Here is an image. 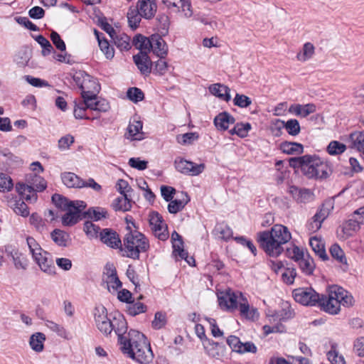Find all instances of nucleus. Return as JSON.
Masks as SVG:
<instances>
[{"instance_id":"f257e3e1","label":"nucleus","mask_w":364,"mask_h":364,"mask_svg":"<svg viewBox=\"0 0 364 364\" xmlns=\"http://www.w3.org/2000/svg\"><path fill=\"white\" fill-rule=\"evenodd\" d=\"M291 238V235L286 226L274 225L270 231L257 233V242L262 249L269 257H277L284 251L283 245Z\"/></svg>"},{"instance_id":"cd10ccee","label":"nucleus","mask_w":364,"mask_h":364,"mask_svg":"<svg viewBox=\"0 0 364 364\" xmlns=\"http://www.w3.org/2000/svg\"><path fill=\"white\" fill-rule=\"evenodd\" d=\"M61 179L65 186L68 188H83V179L72 172H65L61 174Z\"/></svg>"},{"instance_id":"c756f323","label":"nucleus","mask_w":364,"mask_h":364,"mask_svg":"<svg viewBox=\"0 0 364 364\" xmlns=\"http://www.w3.org/2000/svg\"><path fill=\"white\" fill-rule=\"evenodd\" d=\"M309 245L316 255L322 260L325 261L328 259L325 249V244L321 237L317 236L311 237L309 240Z\"/></svg>"},{"instance_id":"09e8293b","label":"nucleus","mask_w":364,"mask_h":364,"mask_svg":"<svg viewBox=\"0 0 364 364\" xmlns=\"http://www.w3.org/2000/svg\"><path fill=\"white\" fill-rule=\"evenodd\" d=\"M114 45L121 50H129L130 48L129 37L127 35L117 33L112 38Z\"/></svg>"},{"instance_id":"bf43d9fd","label":"nucleus","mask_w":364,"mask_h":364,"mask_svg":"<svg viewBox=\"0 0 364 364\" xmlns=\"http://www.w3.org/2000/svg\"><path fill=\"white\" fill-rule=\"evenodd\" d=\"M198 136L196 133L188 132L183 134L177 136V141L182 145L191 144L194 141L197 140Z\"/></svg>"},{"instance_id":"8fccbe9b","label":"nucleus","mask_w":364,"mask_h":364,"mask_svg":"<svg viewBox=\"0 0 364 364\" xmlns=\"http://www.w3.org/2000/svg\"><path fill=\"white\" fill-rule=\"evenodd\" d=\"M346 150V146L338 141H332L327 146V151L330 155H339Z\"/></svg>"},{"instance_id":"1a4fd4ad","label":"nucleus","mask_w":364,"mask_h":364,"mask_svg":"<svg viewBox=\"0 0 364 364\" xmlns=\"http://www.w3.org/2000/svg\"><path fill=\"white\" fill-rule=\"evenodd\" d=\"M294 300L304 306H316L320 294L311 287L298 288L293 291Z\"/></svg>"},{"instance_id":"9b49d317","label":"nucleus","mask_w":364,"mask_h":364,"mask_svg":"<svg viewBox=\"0 0 364 364\" xmlns=\"http://www.w3.org/2000/svg\"><path fill=\"white\" fill-rule=\"evenodd\" d=\"M95 323L97 329L105 336L112 332V320L107 316V309L103 306H96L94 309Z\"/></svg>"},{"instance_id":"c03bdc74","label":"nucleus","mask_w":364,"mask_h":364,"mask_svg":"<svg viewBox=\"0 0 364 364\" xmlns=\"http://www.w3.org/2000/svg\"><path fill=\"white\" fill-rule=\"evenodd\" d=\"M333 208V202L329 200L325 202L318 212L314 215L315 220H318L321 223L328 216L331 210Z\"/></svg>"},{"instance_id":"6ab92c4d","label":"nucleus","mask_w":364,"mask_h":364,"mask_svg":"<svg viewBox=\"0 0 364 364\" xmlns=\"http://www.w3.org/2000/svg\"><path fill=\"white\" fill-rule=\"evenodd\" d=\"M203 345L206 354L213 358L220 359L225 355V346L222 343L208 339Z\"/></svg>"},{"instance_id":"bb28decb","label":"nucleus","mask_w":364,"mask_h":364,"mask_svg":"<svg viewBox=\"0 0 364 364\" xmlns=\"http://www.w3.org/2000/svg\"><path fill=\"white\" fill-rule=\"evenodd\" d=\"M208 90L212 95L225 102H229L231 99L230 88L223 84H213L210 85Z\"/></svg>"},{"instance_id":"f8f14e48","label":"nucleus","mask_w":364,"mask_h":364,"mask_svg":"<svg viewBox=\"0 0 364 364\" xmlns=\"http://www.w3.org/2000/svg\"><path fill=\"white\" fill-rule=\"evenodd\" d=\"M102 284L106 285V288L110 293H114L122 287L116 268L112 264H107L105 267L102 274Z\"/></svg>"},{"instance_id":"13d9d810","label":"nucleus","mask_w":364,"mask_h":364,"mask_svg":"<svg viewBox=\"0 0 364 364\" xmlns=\"http://www.w3.org/2000/svg\"><path fill=\"white\" fill-rule=\"evenodd\" d=\"M13 186L11 177L6 173H0V192L9 191Z\"/></svg>"},{"instance_id":"a878e982","label":"nucleus","mask_w":364,"mask_h":364,"mask_svg":"<svg viewBox=\"0 0 364 364\" xmlns=\"http://www.w3.org/2000/svg\"><path fill=\"white\" fill-rule=\"evenodd\" d=\"M289 112L296 116L306 117L316 112V106L311 103L306 105L294 104L289 107Z\"/></svg>"},{"instance_id":"5701e85b","label":"nucleus","mask_w":364,"mask_h":364,"mask_svg":"<svg viewBox=\"0 0 364 364\" xmlns=\"http://www.w3.org/2000/svg\"><path fill=\"white\" fill-rule=\"evenodd\" d=\"M134 62L140 70L141 73L148 75L151 72V61L146 52H139L134 55Z\"/></svg>"},{"instance_id":"4d7b16f0","label":"nucleus","mask_w":364,"mask_h":364,"mask_svg":"<svg viewBox=\"0 0 364 364\" xmlns=\"http://www.w3.org/2000/svg\"><path fill=\"white\" fill-rule=\"evenodd\" d=\"M146 306L139 301L131 302L127 308V312L130 316H134L146 311Z\"/></svg>"},{"instance_id":"2eb2a0df","label":"nucleus","mask_w":364,"mask_h":364,"mask_svg":"<svg viewBox=\"0 0 364 364\" xmlns=\"http://www.w3.org/2000/svg\"><path fill=\"white\" fill-rule=\"evenodd\" d=\"M99 239L102 243L110 248H122L121 238L119 234L113 229H102V230L100 232Z\"/></svg>"},{"instance_id":"ddd939ff","label":"nucleus","mask_w":364,"mask_h":364,"mask_svg":"<svg viewBox=\"0 0 364 364\" xmlns=\"http://www.w3.org/2000/svg\"><path fill=\"white\" fill-rule=\"evenodd\" d=\"M176 169L183 174L189 176H198L205 169L204 164H195L187 161L182 157H176L174 161Z\"/></svg>"},{"instance_id":"a211bd4d","label":"nucleus","mask_w":364,"mask_h":364,"mask_svg":"<svg viewBox=\"0 0 364 364\" xmlns=\"http://www.w3.org/2000/svg\"><path fill=\"white\" fill-rule=\"evenodd\" d=\"M112 331H114L115 334L118 336V341L121 345H123V342H125V339H129L124 336L127 332V323L123 315L117 314L112 319Z\"/></svg>"},{"instance_id":"6e6d98bb","label":"nucleus","mask_w":364,"mask_h":364,"mask_svg":"<svg viewBox=\"0 0 364 364\" xmlns=\"http://www.w3.org/2000/svg\"><path fill=\"white\" fill-rule=\"evenodd\" d=\"M289 134L296 136L300 132V125L297 119H291L287 122H282Z\"/></svg>"},{"instance_id":"49530a36","label":"nucleus","mask_w":364,"mask_h":364,"mask_svg":"<svg viewBox=\"0 0 364 364\" xmlns=\"http://www.w3.org/2000/svg\"><path fill=\"white\" fill-rule=\"evenodd\" d=\"M87 214L88 218L95 221H98L108 217V213L107 210L101 207H96L89 209L87 212Z\"/></svg>"},{"instance_id":"39448f33","label":"nucleus","mask_w":364,"mask_h":364,"mask_svg":"<svg viewBox=\"0 0 364 364\" xmlns=\"http://www.w3.org/2000/svg\"><path fill=\"white\" fill-rule=\"evenodd\" d=\"M127 232L123 239L121 250L123 256L139 259L141 252H146L149 248V242L146 236L135 229L133 222L127 220Z\"/></svg>"},{"instance_id":"5fc2aeb1","label":"nucleus","mask_w":364,"mask_h":364,"mask_svg":"<svg viewBox=\"0 0 364 364\" xmlns=\"http://www.w3.org/2000/svg\"><path fill=\"white\" fill-rule=\"evenodd\" d=\"M52 200L53 203L58 208L65 210L75 204V201H70L66 198L59 194H54L52 196Z\"/></svg>"},{"instance_id":"4c0bfd02","label":"nucleus","mask_w":364,"mask_h":364,"mask_svg":"<svg viewBox=\"0 0 364 364\" xmlns=\"http://www.w3.org/2000/svg\"><path fill=\"white\" fill-rule=\"evenodd\" d=\"M46 340V336L43 333H36L33 334L29 340V344L32 350L36 352H41L43 350V342Z\"/></svg>"},{"instance_id":"864d4df0","label":"nucleus","mask_w":364,"mask_h":364,"mask_svg":"<svg viewBox=\"0 0 364 364\" xmlns=\"http://www.w3.org/2000/svg\"><path fill=\"white\" fill-rule=\"evenodd\" d=\"M36 41L41 45L42 50V54L43 56L48 55L51 53H54V49L49 42V41L44 36L39 35L36 36Z\"/></svg>"},{"instance_id":"473e14b6","label":"nucleus","mask_w":364,"mask_h":364,"mask_svg":"<svg viewBox=\"0 0 364 364\" xmlns=\"http://www.w3.org/2000/svg\"><path fill=\"white\" fill-rule=\"evenodd\" d=\"M87 108L86 107L85 103H83L82 101L79 102H75L73 114L76 119L94 120L100 117V115L97 113L92 117L87 115Z\"/></svg>"},{"instance_id":"0eeeda50","label":"nucleus","mask_w":364,"mask_h":364,"mask_svg":"<svg viewBox=\"0 0 364 364\" xmlns=\"http://www.w3.org/2000/svg\"><path fill=\"white\" fill-rule=\"evenodd\" d=\"M302 173L309 178H324L328 176V165L316 155H306Z\"/></svg>"},{"instance_id":"aec40b11","label":"nucleus","mask_w":364,"mask_h":364,"mask_svg":"<svg viewBox=\"0 0 364 364\" xmlns=\"http://www.w3.org/2000/svg\"><path fill=\"white\" fill-rule=\"evenodd\" d=\"M150 50L160 58H164L167 55V45L159 34L151 36Z\"/></svg>"},{"instance_id":"72a5a7b5","label":"nucleus","mask_w":364,"mask_h":364,"mask_svg":"<svg viewBox=\"0 0 364 364\" xmlns=\"http://www.w3.org/2000/svg\"><path fill=\"white\" fill-rule=\"evenodd\" d=\"M130 198L131 196L126 195L117 198L112 203V207L114 210L116 211L123 212L129 210L132 208Z\"/></svg>"},{"instance_id":"c85d7f7f","label":"nucleus","mask_w":364,"mask_h":364,"mask_svg":"<svg viewBox=\"0 0 364 364\" xmlns=\"http://www.w3.org/2000/svg\"><path fill=\"white\" fill-rule=\"evenodd\" d=\"M235 122V118L227 112L218 114L214 119V124L219 130L225 131L229 125Z\"/></svg>"},{"instance_id":"e2e57ef3","label":"nucleus","mask_w":364,"mask_h":364,"mask_svg":"<svg viewBox=\"0 0 364 364\" xmlns=\"http://www.w3.org/2000/svg\"><path fill=\"white\" fill-rule=\"evenodd\" d=\"M128 98L134 102H138L141 101L144 97V95L143 92L137 87H131L127 90V92Z\"/></svg>"},{"instance_id":"393cba45","label":"nucleus","mask_w":364,"mask_h":364,"mask_svg":"<svg viewBox=\"0 0 364 364\" xmlns=\"http://www.w3.org/2000/svg\"><path fill=\"white\" fill-rule=\"evenodd\" d=\"M142 127L143 125L141 121L134 119L130 122L127 127L126 138L132 141L142 140L144 138Z\"/></svg>"},{"instance_id":"a19ab883","label":"nucleus","mask_w":364,"mask_h":364,"mask_svg":"<svg viewBox=\"0 0 364 364\" xmlns=\"http://www.w3.org/2000/svg\"><path fill=\"white\" fill-rule=\"evenodd\" d=\"M151 37L146 38L142 35H137L133 39V44L140 52L150 51Z\"/></svg>"},{"instance_id":"423d86ee","label":"nucleus","mask_w":364,"mask_h":364,"mask_svg":"<svg viewBox=\"0 0 364 364\" xmlns=\"http://www.w3.org/2000/svg\"><path fill=\"white\" fill-rule=\"evenodd\" d=\"M25 181V183H18L16 190L26 201L36 202L38 198L37 192H41L46 188V181L43 177L33 173L26 174Z\"/></svg>"},{"instance_id":"58836bf2","label":"nucleus","mask_w":364,"mask_h":364,"mask_svg":"<svg viewBox=\"0 0 364 364\" xmlns=\"http://www.w3.org/2000/svg\"><path fill=\"white\" fill-rule=\"evenodd\" d=\"M187 194L184 195L183 199H175L168 201V210L171 214H176L181 211L189 201Z\"/></svg>"},{"instance_id":"69168bd1","label":"nucleus","mask_w":364,"mask_h":364,"mask_svg":"<svg viewBox=\"0 0 364 364\" xmlns=\"http://www.w3.org/2000/svg\"><path fill=\"white\" fill-rule=\"evenodd\" d=\"M97 95V93L92 92L87 95V96H82V102L85 103L87 109H90L91 111L95 110V107H96L95 105H97V102L98 100Z\"/></svg>"},{"instance_id":"4be33fe9","label":"nucleus","mask_w":364,"mask_h":364,"mask_svg":"<svg viewBox=\"0 0 364 364\" xmlns=\"http://www.w3.org/2000/svg\"><path fill=\"white\" fill-rule=\"evenodd\" d=\"M18 198L16 196H9L7 197L8 205L14 212L22 217H27L29 215V210L27 205L23 200V198Z\"/></svg>"},{"instance_id":"a18cd8bd","label":"nucleus","mask_w":364,"mask_h":364,"mask_svg":"<svg viewBox=\"0 0 364 364\" xmlns=\"http://www.w3.org/2000/svg\"><path fill=\"white\" fill-rule=\"evenodd\" d=\"M141 17L137 9L130 8L127 12L129 26L132 29H136L139 26Z\"/></svg>"},{"instance_id":"79ce46f5","label":"nucleus","mask_w":364,"mask_h":364,"mask_svg":"<svg viewBox=\"0 0 364 364\" xmlns=\"http://www.w3.org/2000/svg\"><path fill=\"white\" fill-rule=\"evenodd\" d=\"M176 11L182 17L191 18L193 16V11L190 0H181L176 7Z\"/></svg>"},{"instance_id":"de8ad7c7","label":"nucleus","mask_w":364,"mask_h":364,"mask_svg":"<svg viewBox=\"0 0 364 364\" xmlns=\"http://www.w3.org/2000/svg\"><path fill=\"white\" fill-rule=\"evenodd\" d=\"M330 253L333 258L336 259L339 263L347 266V259L344 252L337 244H333L330 248Z\"/></svg>"},{"instance_id":"f704fd0d","label":"nucleus","mask_w":364,"mask_h":364,"mask_svg":"<svg viewBox=\"0 0 364 364\" xmlns=\"http://www.w3.org/2000/svg\"><path fill=\"white\" fill-rule=\"evenodd\" d=\"M280 149L287 154H300L304 151V146L297 142L284 141L280 144Z\"/></svg>"},{"instance_id":"7c9ffc66","label":"nucleus","mask_w":364,"mask_h":364,"mask_svg":"<svg viewBox=\"0 0 364 364\" xmlns=\"http://www.w3.org/2000/svg\"><path fill=\"white\" fill-rule=\"evenodd\" d=\"M360 226V224L358 223V220L352 215V218L346 221L342 226V231L344 235L343 237L348 238L353 236L359 230Z\"/></svg>"},{"instance_id":"338daca9","label":"nucleus","mask_w":364,"mask_h":364,"mask_svg":"<svg viewBox=\"0 0 364 364\" xmlns=\"http://www.w3.org/2000/svg\"><path fill=\"white\" fill-rule=\"evenodd\" d=\"M26 242L33 258L43 250L33 237H28Z\"/></svg>"},{"instance_id":"412c9836","label":"nucleus","mask_w":364,"mask_h":364,"mask_svg":"<svg viewBox=\"0 0 364 364\" xmlns=\"http://www.w3.org/2000/svg\"><path fill=\"white\" fill-rule=\"evenodd\" d=\"M288 193L298 203H307L313 200V193L306 188H299L295 186H291Z\"/></svg>"},{"instance_id":"ea45409f","label":"nucleus","mask_w":364,"mask_h":364,"mask_svg":"<svg viewBox=\"0 0 364 364\" xmlns=\"http://www.w3.org/2000/svg\"><path fill=\"white\" fill-rule=\"evenodd\" d=\"M51 238L58 246L66 247L70 240V235L65 231L55 229L51 232Z\"/></svg>"},{"instance_id":"7ed1b4c3","label":"nucleus","mask_w":364,"mask_h":364,"mask_svg":"<svg viewBox=\"0 0 364 364\" xmlns=\"http://www.w3.org/2000/svg\"><path fill=\"white\" fill-rule=\"evenodd\" d=\"M220 307L226 311H233L239 309L241 316L247 319L257 317V310L250 308L247 298L240 291H234L230 289L218 293Z\"/></svg>"},{"instance_id":"f3484780","label":"nucleus","mask_w":364,"mask_h":364,"mask_svg":"<svg viewBox=\"0 0 364 364\" xmlns=\"http://www.w3.org/2000/svg\"><path fill=\"white\" fill-rule=\"evenodd\" d=\"M6 254L11 257L14 267L16 269H26L28 265V260L26 256L19 252L12 245H6L4 247Z\"/></svg>"},{"instance_id":"2f4dec72","label":"nucleus","mask_w":364,"mask_h":364,"mask_svg":"<svg viewBox=\"0 0 364 364\" xmlns=\"http://www.w3.org/2000/svg\"><path fill=\"white\" fill-rule=\"evenodd\" d=\"M298 264L301 271L306 275H311L315 269L314 259L309 254H305L300 259Z\"/></svg>"},{"instance_id":"9d476101","label":"nucleus","mask_w":364,"mask_h":364,"mask_svg":"<svg viewBox=\"0 0 364 364\" xmlns=\"http://www.w3.org/2000/svg\"><path fill=\"white\" fill-rule=\"evenodd\" d=\"M150 228L154 235L160 240L165 241L168 237L167 225L162 216L157 212H151L149 216Z\"/></svg>"},{"instance_id":"20e7f679","label":"nucleus","mask_w":364,"mask_h":364,"mask_svg":"<svg viewBox=\"0 0 364 364\" xmlns=\"http://www.w3.org/2000/svg\"><path fill=\"white\" fill-rule=\"evenodd\" d=\"M353 303L354 299L350 294L343 288L334 285L329 288L327 296L320 294L316 306L329 314L336 315L340 312L341 305L349 307Z\"/></svg>"},{"instance_id":"6e6552de","label":"nucleus","mask_w":364,"mask_h":364,"mask_svg":"<svg viewBox=\"0 0 364 364\" xmlns=\"http://www.w3.org/2000/svg\"><path fill=\"white\" fill-rule=\"evenodd\" d=\"M73 79L76 85L81 90L82 96H87L90 93H98L100 92V85L97 80L85 71H76Z\"/></svg>"},{"instance_id":"774afa93","label":"nucleus","mask_w":364,"mask_h":364,"mask_svg":"<svg viewBox=\"0 0 364 364\" xmlns=\"http://www.w3.org/2000/svg\"><path fill=\"white\" fill-rule=\"evenodd\" d=\"M166 323V316L164 313L161 311L155 314L154 319L152 321V326L155 329H161Z\"/></svg>"},{"instance_id":"052dcab7","label":"nucleus","mask_w":364,"mask_h":364,"mask_svg":"<svg viewBox=\"0 0 364 364\" xmlns=\"http://www.w3.org/2000/svg\"><path fill=\"white\" fill-rule=\"evenodd\" d=\"M233 103L240 108H246L252 104V100L245 95L237 93L233 99Z\"/></svg>"},{"instance_id":"b1692460","label":"nucleus","mask_w":364,"mask_h":364,"mask_svg":"<svg viewBox=\"0 0 364 364\" xmlns=\"http://www.w3.org/2000/svg\"><path fill=\"white\" fill-rule=\"evenodd\" d=\"M136 9L142 17L150 19L155 15L157 6L153 0H139Z\"/></svg>"},{"instance_id":"0e129e2a","label":"nucleus","mask_w":364,"mask_h":364,"mask_svg":"<svg viewBox=\"0 0 364 364\" xmlns=\"http://www.w3.org/2000/svg\"><path fill=\"white\" fill-rule=\"evenodd\" d=\"M327 356L331 364H345L344 358L334 348L328 352Z\"/></svg>"},{"instance_id":"37998d69","label":"nucleus","mask_w":364,"mask_h":364,"mask_svg":"<svg viewBox=\"0 0 364 364\" xmlns=\"http://www.w3.org/2000/svg\"><path fill=\"white\" fill-rule=\"evenodd\" d=\"M83 230L90 239L99 238L100 232L102 229L92 221H86L84 223Z\"/></svg>"},{"instance_id":"c9c22d12","label":"nucleus","mask_w":364,"mask_h":364,"mask_svg":"<svg viewBox=\"0 0 364 364\" xmlns=\"http://www.w3.org/2000/svg\"><path fill=\"white\" fill-rule=\"evenodd\" d=\"M349 139L352 147L364 155V131L351 133Z\"/></svg>"},{"instance_id":"dca6fc26","label":"nucleus","mask_w":364,"mask_h":364,"mask_svg":"<svg viewBox=\"0 0 364 364\" xmlns=\"http://www.w3.org/2000/svg\"><path fill=\"white\" fill-rule=\"evenodd\" d=\"M33 259L43 272L50 275L55 273L53 259L49 252L43 250Z\"/></svg>"},{"instance_id":"603ef678","label":"nucleus","mask_w":364,"mask_h":364,"mask_svg":"<svg viewBox=\"0 0 364 364\" xmlns=\"http://www.w3.org/2000/svg\"><path fill=\"white\" fill-rule=\"evenodd\" d=\"M315 48L311 43H306L303 46V51L301 53L297 55V58L300 61H306L311 58L314 53Z\"/></svg>"},{"instance_id":"e433bc0d","label":"nucleus","mask_w":364,"mask_h":364,"mask_svg":"<svg viewBox=\"0 0 364 364\" xmlns=\"http://www.w3.org/2000/svg\"><path fill=\"white\" fill-rule=\"evenodd\" d=\"M215 235L220 240H228L232 237V230L226 224H217L213 230Z\"/></svg>"},{"instance_id":"3c124183","label":"nucleus","mask_w":364,"mask_h":364,"mask_svg":"<svg viewBox=\"0 0 364 364\" xmlns=\"http://www.w3.org/2000/svg\"><path fill=\"white\" fill-rule=\"evenodd\" d=\"M285 255L287 257L298 262L305 253L299 247L291 244L289 247H287Z\"/></svg>"},{"instance_id":"4468645a","label":"nucleus","mask_w":364,"mask_h":364,"mask_svg":"<svg viewBox=\"0 0 364 364\" xmlns=\"http://www.w3.org/2000/svg\"><path fill=\"white\" fill-rule=\"evenodd\" d=\"M86 204L84 201L76 200L75 204L65 210L66 213L62 217V223L64 225L71 226L76 224L80 218L81 212L85 208Z\"/></svg>"},{"instance_id":"680f3d73","label":"nucleus","mask_w":364,"mask_h":364,"mask_svg":"<svg viewBox=\"0 0 364 364\" xmlns=\"http://www.w3.org/2000/svg\"><path fill=\"white\" fill-rule=\"evenodd\" d=\"M99 47L107 59L111 60L114 56V49L111 46L107 40L100 41Z\"/></svg>"},{"instance_id":"f03ea898","label":"nucleus","mask_w":364,"mask_h":364,"mask_svg":"<svg viewBox=\"0 0 364 364\" xmlns=\"http://www.w3.org/2000/svg\"><path fill=\"white\" fill-rule=\"evenodd\" d=\"M129 339H125L121 346L122 353L140 364H149L154 359L150 343L144 334L131 330L128 333Z\"/></svg>"}]
</instances>
